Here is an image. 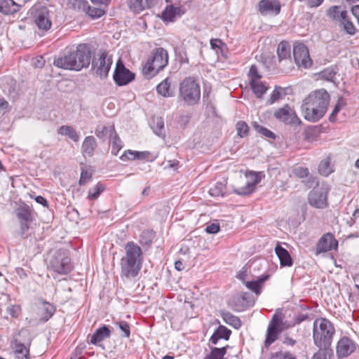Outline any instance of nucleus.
<instances>
[{
	"mask_svg": "<svg viewBox=\"0 0 359 359\" xmlns=\"http://www.w3.org/2000/svg\"><path fill=\"white\" fill-rule=\"evenodd\" d=\"M330 101V95L323 89L310 93L304 100L302 111L306 120L316 122L325 114Z\"/></svg>",
	"mask_w": 359,
	"mask_h": 359,
	"instance_id": "obj_1",
	"label": "nucleus"
},
{
	"mask_svg": "<svg viewBox=\"0 0 359 359\" xmlns=\"http://www.w3.org/2000/svg\"><path fill=\"white\" fill-rule=\"evenodd\" d=\"M126 255L121 259V277L131 279L137 276L143 259L140 247L133 242L125 245Z\"/></svg>",
	"mask_w": 359,
	"mask_h": 359,
	"instance_id": "obj_2",
	"label": "nucleus"
},
{
	"mask_svg": "<svg viewBox=\"0 0 359 359\" xmlns=\"http://www.w3.org/2000/svg\"><path fill=\"white\" fill-rule=\"evenodd\" d=\"M335 329L333 324L325 318H317L313 325V339L318 347L330 346Z\"/></svg>",
	"mask_w": 359,
	"mask_h": 359,
	"instance_id": "obj_3",
	"label": "nucleus"
},
{
	"mask_svg": "<svg viewBox=\"0 0 359 359\" xmlns=\"http://www.w3.org/2000/svg\"><path fill=\"white\" fill-rule=\"evenodd\" d=\"M168 63V54L163 48H156L152 51V56L142 67V73L147 77L155 76L164 69Z\"/></svg>",
	"mask_w": 359,
	"mask_h": 359,
	"instance_id": "obj_4",
	"label": "nucleus"
},
{
	"mask_svg": "<svg viewBox=\"0 0 359 359\" xmlns=\"http://www.w3.org/2000/svg\"><path fill=\"white\" fill-rule=\"evenodd\" d=\"M201 97L199 84L194 77L185 78L180 86V97L187 105L198 103Z\"/></svg>",
	"mask_w": 359,
	"mask_h": 359,
	"instance_id": "obj_5",
	"label": "nucleus"
},
{
	"mask_svg": "<svg viewBox=\"0 0 359 359\" xmlns=\"http://www.w3.org/2000/svg\"><path fill=\"white\" fill-rule=\"evenodd\" d=\"M48 266L58 273L66 274L72 269L71 259L68 252L60 249L47 257Z\"/></svg>",
	"mask_w": 359,
	"mask_h": 359,
	"instance_id": "obj_6",
	"label": "nucleus"
},
{
	"mask_svg": "<svg viewBox=\"0 0 359 359\" xmlns=\"http://www.w3.org/2000/svg\"><path fill=\"white\" fill-rule=\"evenodd\" d=\"M30 15L38 28L48 31L51 27V20L48 8L41 4H36L30 9Z\"/></svg>",
	"mask_w": 359,
	"mask_h": 359,
	"instance_id": "obj_7",
	"label": "nucleus"
},
{
	"mask_svg": "<svg viewBox=\"0 0 359 359\" xmlns=\"http://www.w3.org/2000/svg\"><path fill=\"white\" fill-rule=\"evenodd\" d=\"M111 65V56L105 51L100 52L92 60V70L97 76L104 79L107 76Z\"/></svg>",
	"mask_w": 359,
	"mask_h": 359,
	"instance_id": "obj_8",
	"label": "nucleus"
},
{
	"mask_svg": "<svg viewBox=\"0 0 359 359\" xmlns=\"http://www.w3.org/2000/svg\"><path fill=\"white\" fill-rule=\"evenodd\" d=\"M330 188L327 184H321L310 191L308 196L309 204L319 209H323L328 206L327 194Z\"/></svg>",
	"mask_w": 359,
	"mask_h": 359,
	"instance_id": "obj_9",
	"label": "nucleus"
},
{
	"mask_svg": "<svg viewBox=\"0 0 359 359\" xmlns=\"http://www.w3.org/2000/svg\"><path fill=\"white\" fill-rule=\"evenodd\" d=\"M114 82L119 86H125L135 79V74L128 69L121 58L117 61L114 73Z\"/></svg>",
	"mask_w": 359,
	"mask_h": 359,
	"instance_id": "obj_10",
	"label": "nucleus"
},
{
	"mask_svg": "<svg viewBox=\"0 0 359 359\" xmlns=\"http://www.w3.org/2000/svg\"><path fill=\"white\" fill-rule=\"evenodd\" d=\"M274 116L278 120L292 126H299L302 123L294 111L287 104L276 110L274 112Z\"/></svg>",
	"mask_w": 359,
	"mask_h": 359,
	"instance_id": "obj_11",
	"label": "nucleus"
},
{
	"mask_svg": "<svg viewBox=\"0 0 359 359\" xmlns=\"http://www.w3.org/2000/svg\"><path fill=\"white\" fill-rule=\"evenodd\" d=\"M293 57L295 63L298 66L304 68L311 67L312 60L310 58L309 50L306 46L302 43H298L293 48Z\"/></svg>",
	"mask_w": 359,
	"mask_h": 359,
	"instance_id": "obj_12",
	"label": "nucleus"
},
{
	"mask_svg": "<svg viewBox=\"0 0 359 359\" xmlns=\"http://www.w3.org/2000/svg\"><path fill=\"white\" fill-rule=\"evenodd\" d=\"M245 179V182L244 183V186L235 188L233 189V192L238 195H247L251 194L254 191L255 186L261 180L259 175L254 172H249L247 173Z\"/></svg>",
	"mask_w": 359,
	"mask_h": 359,
	"instance_id": "obj_13",
	"label": "nucleus"
},
{
	"mask_svg": "<svg viewBox=\"0 0 359 359\" xmlns=\"http://www.w3.org/2000/svg\"><path fill=\"white\" fill-rule=\"evenodd\" d=\"M75 57H83V55H72V52H67V53H65L62 56L58 57L54 60V65L60 68H62L65 69H69V70H75L76 71V69L79 68L80 65V62L76 64L75 60Z\"/></svg>",
	"mask_w": 359,
	"mask_h": 359,
	"instance_id": "obj_14",
	"label": "nucleus"
},
{
	"mask_svg": "<svg viewBox=\"0 0 359 359\" xmlns=\"http://www.w3.org/2000/svg\"><path fill=\"white\" fill-rule=\"evenodd\" d=\"M357 344L350 338L343 337L337 342V355L339 358H346L353 353Z\"/></svg>",
	"mask_w": 359,
	"mask_h": 359,
	"instance_id": "obj_15",
	"label": "nucleus"
},
{
	"mask_svg": "<svg viewBox=\"0 0 359 359\" xmlns=\"http://www.w3.org/2000/svg\"><path fill=\"white\" fill-rule=\"evenodd\" d=\"M180 1L178 0L176 4L170 3V6H166L161 15V18L163 21L172 22L186 12L184 7L177 6L180 4Z\"/></svg>",
	"mask_w": 359,
	"mask_h": 359,
	"instance_id": "obj_16",
	"label": "nucleus"
},
{
	"mask_svg": "<svg viewBox=\"0 0 359 359\" xmlns=\"http://www.w3.org/2000/svg\"><path fill=\"white\" fill-rule=\"evenodd\" d=\"M72 55H83V57H75V61L76 64L80 62V65L79 68L76 69V71H79L83 68L88 67L90 63V51L89 48L85 44H79L77 46L76 49L75 50L72 51Z\"/></svg>",
	"mask_w": 359,
	"mask_h": 359,
	"instance_id": "obj_17",
	"label": "nucleus"
},
{
	"mask_svg": "<svg viewBox=\"0 0 359 359\" xmlns=\"http://www.w3.org/2000/svg\"><path fill=\"white\" fill-rule=\"evenodd\" d=\"M337 241L332 234L327 233L321 237L316 246V254L328 252L337 247Z\"/></svg>",
	"mask_w": 359,
	"mask_h": 359,
	"instance_id": "obj_18",
	"label": "nucleus"
},
{
	"mask_svg": "<svg viewBox=\"0 0 359 359\" xmlns=\"http://www.w3.org/2000/svg\"><path fill=\"white\" fill-rule=\"evenodd\" d=\"M280 4L278 0H261L258 4V11L262 15L275 14L280 11Z\"/></svg>",
	"mask_w": 359,
	"mask_h": 359,
	"instance_id": "obj_19",
	"label": "nucleus"
},
{
	"mask_svg": "<svg viewBox=\"0 0 359 359\" xmlns=\"http://www.w3.org/2000/svg\"><path fill=\"white\" fill-rule=\"evenodd\" d=\"M158 0H128V6L131 11L140 13L154 6Z\"/></svg>",
	"mask_w": 359,
	"mask_h": 359,
	"instance_id": "obj_20",
	"label": "nucleus"
},
{
	"mask_svg": "<svg viewBox=\"0 0 359 359\" xmlns=\"http://www.w3.org/2000/svg\"><path fill=\"white\" fill-rule=\"evenodd\" d=\"M326 14L333 21L340 22L345 19L348 13L341 6H332L327 10Z\"/></svg>",
	"mask_w": 359,
	"mask_h": 359,
	"instance_id": "obj_21",
	"label": "nucleus"
},
{
	"mask_svg": "<svg viewBox=\"0 0 359 359\" xmlns=\"http://www.w3.org/2000/svg\"><path fill=\"white\" fill-rule=\"evenodd\" d=\"M231 331L224 325H219L210 337V341L212 344H217L219 339L228 340Z\"/></svg>",
	"mask_w": 359,
	"mask_h": 359,
	"instance_id": "obj_22",
	"label": "nucleus"
},
{
	"mask_svg": "<svg viewBox=\"0 0 359 359\" xmlns=\"http://www.w3.org/2000/svg\"><path fill=\"white\" fill-rule=\"evenodd\" d=\"M275 252L282 266H291L292 265V259L286 249L278 245L275 248Z\"/></svg>",
	"mask_w": 359,
	"mask_h": 359,
	"instance_id": "obj_23",
	"label": "nucleus"
},
{
	"mask_svg": "<svg viewBox=\"0 0 359 359\" xmlns=\"http://www.w3.org/2000/svg\"><path fill=\"white\" fill-rule=\"evenodd\" d=\"M116 134H117V133L116 132L114 126H98L95 130L96 136L103 141L106 140H110Z\"/></svg>",
	"mask_w": 359,
	"mask_h": 359,
	"instance_id": "obj_24",
	"label": "nucleus"
},
{
	"mask_svg": "<svg viewBox=\"0 0 359 359\" xmlns=\"http://www.w3.org/2000/svg\"><path fill=\"white\" fill-rule=\"evenodd\" d=\"M20 6L13 0H0V12L10 15L19 11Z\"/></svg>",
	"mask_w": 359,
	"mask_h": 359,
	"instance_id": "obj_25",
	"label": "nucleus"
},
{
	"mask_svg": "<svg viewBox=\"0 0 359 359\" xmlns=\"http://www.w3.org/2000/svg\"><path fill=\"white\" fill-rule=\"evenodd\" d=\"M13 348L16 359H30L29 348L17 339L13 341Z\"/></svg>",
	"mask_w": 359,
	"mask_h": 359,
	"instance_id": "obj_26",
	"label": "nucleus"
},
{
	"mask_svg": "<svg viewBox=\"0 0 359 359\" xmlns=\"http://www.w3.org/2000/svg\"><path fill=\"white\" fill-rule=\"evenodd\" d=\"M97 147V142L93 136L86 137L82 144L81 150L84 155L92 156Z\"/></svg>",
	"mask_w": 359,
	"mask_h": 359,
	"instance_id": "obj_27",
	"label": "nucleus"
},
{
	"mask_svg": "<svg viewBox=\"0 0 359 359\" xmlns=\"http://www.w3.org/2000/svg\"><path fill=\"white\" fill-rule=\"evenodd\" d=\"M110 337L109 329L104 325L98 328L95 332L91 336L90 343L93 344H97V343L103 341L104 339Z\"/></svg>",
	"mask_w": 359,
	"mask_h": 359,
	"instance_id": "obj_28",
	"label": "nucleus"
},
{
	"mask_svg": "<svg viewBox=\"0 0 359 359\" xmlns=\"http://www.w3.org/2000/svg\"><path fill=\"white\" fill-rule=\"evenodd\" d=\"M277 55L280 62L284 60H290L291 55L290 43L287 41H281L277 48Z\"/></svg>",
	"mask_w": 359,
	"mask_h": 359,
	"instance_id": "obj_29",
	"label": "nucleus"
},
{
	"mask_svg": "<svg viewBox=\"0 0 359 359\" xmlns=\"http://www.w3.org/2000/svg\"><path fill=\"white\" fill-rule=\"evenodd\" d=\"M41 316L44 322L49 320L55 311L54 306L48 302H43L41 307Z\"/></svg>",
	"mask_w": 359,
	"mask_h": 359,
	"instance_id": "obj_30",
	"label": "nucleus"
},
{
	"mask_svg": "<svg viewBox=\"0 0 359 359\" xmlns=\"http://www.w3.org/2000/svg\"><path fill=\"white\" fill-rule=\"evenodd\" d=\"M338 72V69L336 66L329 67L323 71H321L318 75L319 77L322 79L334 82L335 76Z\"/></svg>",
	"mask_w": 359,
	"mask_h": 359,
	"instance_id": "obj_31",
	"label": "nucleus"
},
{
	"mask_svg": "<svg viewBox=\"0 0 359 359\" xmlns=\"http://www.w3.org/2000/svg\"><path fill=\"white\" fill-rule=\"evenodd\" d=\"M57 133L61 135L68 136L74 142L79 140V135L72 126H62L58 128Z\"/></svg>",
	"mask_w": 359,
	"mask_h": 359,
	"instance_id": "obj_32",
	"label": "nucleus"
},
{
	"mask_svg": "<svg viewBox=\"0 0 359 359\" xmlns=\"http://www.w3.org/2000/svg\"><path fill=\"white\" fill-rule=\"evenodd\" d=\"M222 317L224 321L236 329H239L241 326V321L238 317L233 316L230 312H222Z\"/></svg>",
	"mask_w": 359,
	"mask_h": 359,
	"instance_id": "obj_33",
	"label": "nucleus"
},
{
	"mask_svg": "<svg viewBox=\"0 0 359 359\" xmlns=\"http://www.w3.org/2000/svg\"><path fill=\"white\" fill-rule=\"evenodd\" d=\"M250 85L253 93L258 98H262L263 95L268 90L267 86L262 80L255 81V83H250Z\"/></svg>",
	"mask_w": 359,
	"mask_h": 359,
	"instance_id": "obj_34",
	"label": "nucleus"
},
{
	"mask_svg": "<svg viewBox=\"0 0 359 359\" xmlns=\"http://www.w3.org/2000/svg\"><path fill=\"white\" fill-rule=\"evenodd\" d=\"M283 331V329H273L272 327H268L266 332V339L264 345L267 348L272 343H273L277 339L278 334Z\"/></svg>",
	"mask_w": 359,
	"mask_h": 359,
	"instance_id": "obj_35",
	"label": "nucleus"
},
{
	"mask_svg": "<svg viewBox=\"0 0 359 359\" xmlns=\"http://www.w3.org/2000/svg\"><path fill=\"white\" fill-rule=\"evenodd\" d=\"M319 350L314 353L312 359H331L333 351L330 346L318 347Z\"/></svg>",
	"mask_w": 359,
	"mask_h": 359,
	"instance_id": "obj_36",
	"label": "nucleus"
},
{
	"mask_svg": "<svg viewBox=\"0 0 359 359\" xmlns=\"http://www.w3.org/2000/svg\"><path fill=\"white\" fill-rule=\"evenodd\" d=\"M170 84L168 79H165L161 81L157 86L156 90L161 95L167 97L172 96V93L170 90Z\"/></svg>",
	"mask_w": 359,
	"mask_h": 359,
	"instance_id": "obj_37",
	"label": "nucleus"
},
{
	"mask_svg": "<svg viewBox=\"0 0 359 359\" xmlns=\"http://www.w3.org/2000/svg\"><path fill=\"white\" fill-rule=\"evenodd\" d=\"M268 278L269 276L266 275L263 277L259 278L258 280L255 281H247L245 283V285L248 289L251 290L257 294H259L260 293L261 283H264Z\"/></svg>",
	"mask_w": 359,
	"mask_h": 359,
	"instance_id": "obj_38",
	"label": "nucleus"
},
{
	"mask_svg": "<svg viewBox=\"0 0 359 359\" xmlns=\"http://www.w3.org/2000/svg\"><path fill=\"white\" fill-rule=\"evenodd\" d=\"M17 217L20 222H32V214L27 205L17 209Z\"/></svg>",
	"mask_w": 359,
	"mask_h": 359,
	"instance_id": "obj_39",
	"label": "nucleus"
},
{
	"mask_svg": "<svg viewBox=\"0 0 359 359\" xmlns=\"http://www.w3.org/2000/svg\"><path fill=\"white\" fill-rule=\"evenodd\" d=\"M318 171L320 175L325 177L328 176L334 171L330 158H327L320 162L318 165Z\"/></svg>",
	"mask_w": 359,
	"mask_h": 359,
	"instance_id": "obj_40",
	"label": "nucleus"
},
{
	"mask_svg": "<svg viewBox=\"0 0 359 359\" xmlns=\"http://www.w3.org/2000/svg\"><path fill=\"white\" fill-rule=\"evenodd\" d=\"M151 128L156 135L159 137H165L164 122L161 117H157L153 121Z\"/></svg>",
	"mask_w": 359,
	"mask_h": 359,
	"instance_id": "obj_41",
	"label": "nucleus"
},
{
	"mask_svg": "<svg viewBox=\"0 0 359 359\" xmlns=\"http://www.w3.org/2000/svg\"><path fill=\"white\" fill-rule=\"evenodd\" d=\"M252 127L254 129L263 137L269 139L275 140L276 135L269 129L260 126L257 122L252 123Z\"/></svg>",
	"mask_w": 359,
	"mask_h": 359,
	"instance_id": "obj_42",
	"label": "nucleus"
},
{
	"mask_svg": "<svg viewBox=\"0 0 359 359\" xmlns=\"http://www.w3.org/2000/svg\"><path fill=\"white\" fill-rule=\"evenodd\" d=\"M226 186L222 182H217L209 190V194L214 197L223 196Z\"/></svg>",
	"mask_w": 359,
	"mask_h": 359,
	"instance_id": "obj_43",
	"label": "nucleus"
},
{
	"mask_svg": "<svg viewBox=\"0 0 359 359\" xmlns=\"http://www.w3.org/2000/svg\"><path fill=\"white\" fill-rule=\"evenodd\" d=\"M283 315L280 312H276L271 320L270 321L268 327H272L273 329H283Z\"/></svg>",
	"mask_w": 359,
	"mask_h": 359,
	"instance_id": "obj_44",
	"label": "nucleus"
},
{
	"mask_svg": "<svg viewBox=\"0 0 359 359\" xmlns=\"http://www.w3.org/2000/svg\"><path fill=\"white\" fill-rule=\"evenodd\" d=\"M283 315L280 312H276L271 320L270 321L268 327H272L273 329H283Z\"/></svg>",
	"mask_w": 359,
	"mask_h": 359,
	"instance_id": "obj_45",
	"label": "nucleus"
},
{
	"mask_svg": "<svg viewBox=\"0 0 359 359\" xmlns=\"http://www.w3.org/2000/svg\"><path fill=\"white\" fill-rule=\"evenodd\" d=\"M111 144V154L114 156H116L119 151L122 149L123 144L122 141L118 137V134L114 135V136L110 140Z\"/></svg>",
	"mask_w": 359,
	"mask_h": 359,
	"instance_id": "obj_46",
	"label": "nucleus"
},
{
	"mask_svg": "<svg viewBox=\"0 0 359 359\" xmlns=\"http://www.w3.org/2000/svg\"><path fill=\"white\" fill-rule=\"evenodd\" d=\"M154 238V233L152 231H144L140 236V243L142 245H150Z\"/></svg>",
	"mask_w": 359,
	"mask_h": 359,
	"instance_id": "obj_47",
	"label": "nucleus"
},
{
	"mask_svg": "<svg viewBox=\"0 0 359 359\" xmlns=\"http://www.w3.org/2000/svg\"><path fill=\"white\" fill-rule=\"evenodd\" d=\"M340 25L343 26L344 31L350 34L353 35L355 33V28L353 22L349 20L348 15L346 16L344 20H342L340 22Z\"/></svg>",
	"mask_w": 359,
	"mask_h": 359,
	"instance_id": "obj_48",
	"label": "nucleus"
},
{
	"mask_svg": "<svg viewBox=\"0 0 359 359\" xmlns=\"http://www.w3.org/2000/svg\"><path fill=\"white\" fill-rule=\"evenodd\" d=\"M249 83L261 81L262 75L258 72L256 65H252L248 72Z\"/></svg>",
	"mask_w": 359,
	"mask_h": 359,
	"instance_id": "obj_49",
	"label": "nucleus"
},
{
	"mask_svg": "<svg viewBox=\"0 0 359 359\" xmlns=\"http://www.w3.org/2000/svg\"><path fill=\"white\" fill-rule=\"evenodd\" d=\"M236 128L237 130V135L240 137H244L248 135L249 126L245 122L242 121H238L236 123Z\"/></svg>",
	"mask_w": 359,
	"mask_h": 359,
	"instance_id": "obj_50",
	"label": "nucleus"
},
{
	"mask_svg": "<svg viewBox=\"0 0 359 359\" xmlns=\"http://www.w3.org/2000/svg\"><path fill=\"white\" fill-rule=\"evenodd\" d=\"M104 187L102 184H97L93 188L88 191V198L90 200L96 199L100 194L104 191Z\"/></svg>",
	"mask_w": 359,
	"mask_h": 359,
	"instance_id": "obj_51",
	"label": "nucleus"
},
{
	"mask_svg": "<svg viewBox=\"0 0 359 359\" xmlns=\"http://www.w3.org/2000/svg\"><path fill=\"white\" fill-rule=\"evenodd\" d=\"M6 312L13 318H17L21 313V307L16 304H9L6 306Z\"/></svg>",
	"mask_w": 359,
	"mask_h": 359,
	"instance_id": "obj_52",
	"label": "nucleus"
},
{
	"mask_svg": "<svg viewBox=\"0 0 359 359\" xmlns=\"http://www.w3.org/2000/svg\"><path fill=\"white\" fill-rule=\"evenodd\" d=\"M175 52L180 63L185 64L189 62L187 53L183 47L176 48Z\"/></svg>",
	"mask_w": 359,
	"mask_h": 359,
	"instance_id": "obj_53",
	"label": "nucleus"
},
{
	"mask_svg": "<svg viewBox=\"0 0 359 359\" xmlns=\"http://www.w3.org/2000/svg\"><path fill=\"white\" fill-rule=\"evenodd\" d=\"M115 325H117L121 331L122 332L121 337L128 338L130 334V329L128 323L126 321H118L115 323Z\"/></svg>",
	"mask_w": 359,
	"mask_h": 359,
	"instance_id": "obj_54",
	"label": "nucleus"
},
{
	"mask_svg": "<svg viewBox=\"0 0 359 359\" xmlns=\"http://www.w3.org/2000/svg\"><path fill=\"white\" fill-rule=\"evenodd\" d=\"M210 46L212 49L223 53L224 49H226V44L219 39H212L210 40Z\"/></svg>",
	"mask_w": 359,
	"mask_h": 359,
	"instance_id": "obj_55",
	"label": "nucleus"
},
{
	"mask_svg": "<svg viewBox=\"0 0 359 359\" xmlns=\"http://www.w3.org/2000/svg\"><path fill=\"white\" fill-rule=\"evenodd\" d=\"M87 13L93 18H98L105 13V10L102 8L88 6Z\"/></svg>",
	"mask_w": 359,
	"mask_h": 359,
	"instance_id": "obj_56",
	"label": "nucleus"
},
{
	"mask_svg": "<svg viewBox=\"0 0 359 359\" xmlns=\"http://www.w3.org/2000/svg\"><path fill=\"white\" fill-rule=\"evenodd\" d=\"M271 359H296L289 351H279L271 354Z\"/></svg>",
	"mask_w": 359,
	"mask_h": 359,
	"instance_id": "obj_57",
	"label": "nucleus"
},
{
	"mask_svg": "<svg viewBox=\"0 0 359 359\" xmlns=\"http://www.w3.org/2000/svg\"><path fill=\"white\" fill-rule=\"evenodd\" d=\"M282 88L276 87L270 95V98L267 101L268 104H272L281 97Z\"/></svg>",
	"mask_w": 359,
	"mask_h": 359,
	"instance_id": "obj_58",
	"label": "nucleus"
},
{
	"mask_svg": "<svg viewBox=\"0 0 359 359\" xmlns=\"http://www.w3.org/2000/svg\"><path fill=\"white\" fill-rule=\"evenodd\" d=\"M69 1L75 9L85 11L87 8V2L86 0H69Z\"/></svg>",
	"mask_w": 359,
	"mask_h": 359,
	"instance_id": "obj_59",
	"label": "nucleus"
},
{
	"mask_svg": "<svg viewBox=\"0 0 359 359\" xmlns=\"http://www.w3.org/2000/svg\"><path fill=\"white\" fill-rule=\"evenodd\" d=\"M293 173L295 176L299 178H304L309 175V171L307 168L297 167L294 169Z\"/></svg>",
	"mask_w": 359,
	"mask_h": 359,
	"instance_id": "obj_60",
	"label": "nucleus"
},
{
	"mask_svg": "<svg viewBox=\"0 0 359 359\" xmlns=\"http://www.w3.org/2000/svg\"><path fill=\"white\" fill-rule=\"evenodd\" d=\"M135 151L127 150L121 156L120 159L123 161L135 160V155L134 154Z\"/></svg>",
	"mask_w": 359,
	"mask_h": 359,
	"instance_id": "obj_61",
	"label": "nucleus"
},
{
	"mask_svg": "<svg viewBox=\"0 0 359 359\" xmlns=\"http://www.w3.org/2000/svg\"><path fill=\"white\" fill-rule=\"evenodd\" d=\"M91 173H90L87 170H82L79 180V184H85L91 178Z\"/></svg>",
	"mask_w": 359,
	"mask_h": 359,
	"instance_id": "obj_62",
	"label": "nucleus"
},
{
	"mask_svg": "<svg viewBox=\"0 0 359 359\" xmlns=\"http://www.w3.org/2000/svg\"><path fill=\"white\" fill-rule=\"evenodd\" d=\"M219 230V226L217 224H211L206 226L205 231L208 233H216Z\"/></svg>",
	"mask_w": 359,
	"mask_h": 359,
	"instance_id": "obj_63",
	"label": "nucleus"
},
{
	"mask_svg": "<svg viewBox=\"0 0 359 359\" xmlns=\"http://www.w3.org/2000/svg\"><path fill=\"white\" fill-rule=\"evenodd\" d=\"M20 222V234L21 236H27V230L29 229V223L31 222Z\"/></svg>",
	"mask_w": 359,
	"mask_h": 359,
	"instance_id": "obj_64",
	"label": "nucleus"
}]
</instances>
